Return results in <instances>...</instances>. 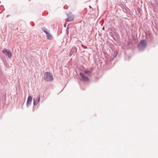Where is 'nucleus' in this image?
<instances>
[{
    "mask_svg": "<svg viewBox=\"0 0 158 158\" xmlns=\"http://www.w3.org/2000/svg\"><path fill=\"white\" fill-rule=\"evenodd\" d=\"M147 43L145 40H142L138 44L137 47L140 51H143L147 47Z\"/></svg>",
    "mask_w": 158,
    "mask_h": 158,
    "instance_id": "nucleus-1",
    "label": "nucleus"
},
{
    "mask_svg": "<svg viewBox=\"0 0 158 158\" xmlns=\"http://www.w3.org/2000/svg\"><path fill=\"white\" fill-rule=\"evenodd\" d=\"M44 79L48 81L51 82L53 80V77L52 73L47 72L44 76Z\"/></svg>",
    "mask_w": 158,
    "mask_h": 158,
    "instance_id": "nucleus-2",
    "label": "nucleus"
},
{
    "mask_svg": "<svg viewBox=\"0 0 158 158\" xmlns=\"http://www.w3.org/2000/svg\"><path fill=\"white\" fill-rule=\"evenodd\" d=\"M2 52L5 55L7 56L9 58H11L12 55L9 50L4 48Z\"/></svg>",
    "mask_w": 158,
    "mask_h": 158,
    "instance_id": "nucleus-3",
    "label": "nucleus"
},
{
    "mask_svg": "<svg viewBox=\"0 0 158 158\" xmlns=\"http://www.w3.org/2000/svg\"><path fill=\"white\" fill-rule=\"evenodd\" d=\"M80 75L83 81H89V79L88 77L85 76L84 74L81 73H80Z\"/></svg>",
    "mask_w": 158,
    "mask_h": 158,
    "instance_id": "nucleus-4",
    "label": "nucleus"
},
{
    "mask_svg": "<svg viewBox=\"0 0 158 158\" xmlns=\"http://www.w3.org/2000/svg\"><path fill=\"white\" fill-rule=\"evenodd\" d=\"M40 99V95L37 96L36 98H34L33 99V104L34 105H36L39 102Z\"/></svg>",
    "mask_w": 158,
    "mask_h": 158,
    "instance_id": "nucleus-5",
    "label": "nucleus"
},
{
    "mask_svg": "<svg viewBox=\"0 0 158 158\" xmlns=\"http://www.w3.org/2000/svg\"><path fill=\"white\" fill-rule=\"evenodd\" d=\"M32 101V97L31 96H29L27 102V106L28 107L31 104Z\"/></svg>",
    "mask_w": 158,
    "mask_h": 158,
    "instance_id": "nucleus-6",
    "label": "nucleus"
},
{
    "mask_svg": "<svg viewBox=\"0 0 158 158\" xmlns=\"http://www.w3.org/2000/svg\"><path fill=\"white\" fill-rule=\"evenodd\" d=\"M77 49L75 48H73L71 49L70 52V55H74L77 52Z\"/></svg>",
    "mask_w": 158,
    "mask_h": 158,
    "instance_id": "nucleus-7",
    "label": "nucleus"
},
{
    "mask_svg": "<svg viewBox=\"0 0 158 158\" xmlns=\"http://www.w3.org/2000/svg\"><path fill=\"white\" fill-rule=\"evenodd\" d=\"M93 68H91L89 69V70H85L84 71V73L85 74H87L89 76H90V74L91 73V72L93 71Z\"/></svg>",
    "mask_w": 158,
    "mask_h": 158,
    "instance_id": "nucleus-8",
    "label": "nucleus"
},
{
    "mask_svg": "<svg viewBox=\"0 0 158 158\" xmlns=\"http://www.w3.org/2000/svg\"><path fill=\"white\" fill-rule=\"evenodd\" d=\"M46 34V37L47 38V39H49V40H51L52 39V35H51V34H50L48 32Z\"/></svg>",
    "mask_w": 158,
    "mask_h": 158,
    "instance_id": "nucleus-9",
    "label": "nucleus"
},
{
    "mask_svg": "<svg viewBox=\"0 0 158 158\" xmlns=\"http://www.w3.org/2000/svg\"><path fill=\"white\" fill-rule=\"evenodd\" d=\"M74 15L70 12V22L72 21L74 19Z\"/></svg>",
    "mask_w": 158,
    "mask_h": 158,
    "instance_id": "nucleus-10",
    "label": "nucleus"
},
{
    "mask_svg": "<svg viewBox=\"0 0 158 158\" xmlns=\"http://www.w3.org/2000/svg\"><path fill=\"white\" fill-rule=\"evenodd\" d=\"M42 30L46 34L48 32V31H47V29L46 28L44 27H43L42 28Z\"/></svg>",
    "mask_w": 158,
    "mask_h": 158,
    "instance_id": "nucleus-11",
    "label": "nucleus"
},
{
    "mask_svg": "<svg viewBox=\"0 0 158 158\" xmlns=\"http://www.w3.org/2000/svg\"><path fill=\"white\" fill-rule=\"evenodd\" d=\"M69 24H68L67 25V27L66 30V33L67 35H68L69 34Z\"/></svg>",
    "mask_w": 158,
    "mask_h": 158,
    "instance_id": "nucleus-12",
    "label": "nucleus"
},
{
    "mask_svg": "<svg viewBox=\"0 0 158 158\" xmlns=\"http://www.w3.org/2000/svg\"><path fill=\"white\" fill-rule=\"evenodd\" d=\"M66 15H67V18H68V19H67V21L68 22H69V13H66Z\"/></svg>",
    "mask_w": 158,
    "mask_h": 158,
    "instance_id": "nucleus-13",
    "label": "nucleus"
},
{
    "mask_svg": "<svg viewBox=\"0 0 158 158\" xmlns=\"http://www.w3.org/2000/svg\"><path fill=\"white\" fill-rule=\"evenodd\" d=\"M66 23H64V27H66Z\"/></svg>",
    "mask_w": 158,
    "mask_h": 158,
    "instance_id": "nucleus-14",
    "label": "nucleus"
},
{
    "mask_svg": "<svg viewBox=\"0 0 158 158\" xmlns=\"http://www.w3.org/2000/svg\"><path fill=\"white\" fill-rule=\"evenodd\" d=\"M104 29H105V28H104V27H103L102 28V30H104Z\"/></svg>",
    "mask_w": 158,
    "mask_h": 158,
    "instance_id": "nucleus-15",
    "label": "nucleus"
},
{
    "mask_svg": "<svg viewBox=\"0 0 158 158\" xmlns=\"http://www.w3.org/2000/svg\"><path fill=\"white\" fill-rule=\"evenodd\" d=\"M64 8H65V6H64Z\"/></svg>",
    "mask_w": 158,
    "mask_h": 158,
    "instance_id": "nucleus-16",
    "label": "nucleus"
},
{
    "mask_svg": "<svg viewBox=\"0 0 158 158\" xmlns=\"http://www.w3.org/2000/svg\"><path fill=\"white\" fill-rule=\"evenodd\" d=\"M89 7H90V8H91L90 6H89Z\"/></svg>",
    "mask_w": 158,
    "mask_h": 158,
    "instance_id": "nucleus-17",
    "label": "nucleus"
}]
</instances>
